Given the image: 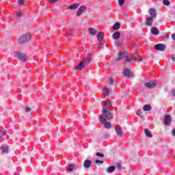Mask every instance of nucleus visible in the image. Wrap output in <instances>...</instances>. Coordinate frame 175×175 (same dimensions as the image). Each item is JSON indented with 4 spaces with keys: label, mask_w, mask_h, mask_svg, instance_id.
Wrapping results in <instances>:
<instances>
[{
    "label": "nucleus",
    "mask_w": 175,
    "mask_h": 175,
    "mask_svg": "<svg viewBox=\"0 0 175 175\" xmlns=\"http://www.w3.org/2000/svg\"><path fill=\"white\" fill-rule=\"evenodd\" d=\"M111 108V102L107 100L104 102L103 106L102 114L99 116V121L104 125L107 129H110L111 128V124L107 121L109 120H113V114L110 112V109Z\"/></svg>",
    "instance_id": "obj_1"
},
{
    "label": "nucleus",
    "mask_w": 175,
    "mask_h": 175,
    "mask_svg": "<svg viewBox=\"0 0 175 175\" xmlns=\"http://www.w3.org/2000/svg\"><path fill=\"white\" fill-rule=\"evenodd\" d=\"M91 61H92V55L91 53H88L87 57H85L83 60L79 64L78 66L75 67V69L76 70H81L85 66H86V65L91 64Z\"/></svg>",
    "instance_id": "obj_2"
},
{
    "label": "nucleus",
    "mask_w": 175,
    "mask_h": 175,
    "mask_svg": "<svg viewBox=\"0 0 175 175\" xmlns=\"http://www.w3.org/2000/svg\"><path fill=\"white\" fill-rule=\"evenodd\" d=\"M29 40H31V34L26 33L18 38V44H24V43H27Z\"/></svg>",
    "instance_id": "obj_3"
},
{
    "label": "nucleus",
    "mask_w": 175,
    "mask_h": 175,
    "mask_svg": "<svg viewBox=\"0 0 175 175\" xmlns=\"http://www.w3.org/2000/svg\"><path fill=\"white\" fill-rule=\"evenodd\" d=\"M157 84H158V81L157 80H154L150 82L146 83L145 86H146L147 88H155Z\"/></svg>",
    "instance_id": "obj_4"
},
{
    "label": "nucleus",
    "mask_w": 175,
    "mask_h": 175,
    "mask_svg": "<svg viewBox=\"0 0 175 175\" xmlns=\"http://www.w3.org/2000/svg\"><path fill=\"white\" fill-rule=\"evenodd\" d=\"M115 131L116 132L117 135L120 136V137H122V136H124V132L122 131V128H121V126H116Z\"/></svg>",
    "instance_id": "obj_5"
},
{
    "label": "nucleus",
    "mask_w": 175,
    "mask_h": 175,
    "mask_svg": "<svg viewBox=\"0 0 175 175\" xmlns=\"http://www.w3.org/2000/svg\"><path fill=\"white\" fill-rule=\"evenodd\" d=\"M15 57L20 59V61H25L27 59L25 55L21 52H16Z\"/></svg>",
    "instance_id": "obj_6"
},
{
    "label": "nucleus",
    "mask_w": 175,
    "mask_h": 175,
    "mask_svg": "<svg viewBox=\"0 0 175 175\" xmlns=\"http://www.w3.org/2000/svg\"><path fill=\"white\" fill-rule=\"evenodd\" d=\"M154 49L159 51H165V50H166V45L163 44H157L154 46Z\"/></svg>",
    "instance_id": "obj_7"
},
{
    "label": "nucleus",
    "mask_w": 175,
    "mask_h": 175,
    "mask_svg": "<svg viewBox=\"0 0 175 175\" xmlns=\"http://www.w3.org/2000/svg\"><path fill=\"white\" fill-rule=\"evenodd\" d=\"M126 57H128V52L126 51L120 52L118 53V61H120V60L122 59L123 58L126 59Z\"/></svg>",
    "instance_id": "obj_8"
},
{
    "label": "nucleus",
    "mask_w": 175,
    "mask_h": 175,
    "mask_svg": "<svg viewBox=\"0 0 175 175\" xmlns=\"http://www.w3.org/2000/svg\"><path fill=\"white\" fill-rule=\"evenodd\" d=\"M86 9H87V7H85V5L81 6V7L79 8V10H78V11H77V16L78 17H79V16H80L81 14H83V13H84V12H85Z\"/></svg>",
    "instance_id": "obj_9"
},
{
    "label": "nucleus",
    "mask_w": 175,
    "mask_h": 175,
    "mask_svg": "<svg viewBox=\"0 0 175 175\" xmlns=\"http://www.w3.org/2000/svg\"><path fill=\"white\" fill-rule=\"evenodd\" d=\"M154 22V18L151 16H148L146 18V21L145 22V25H147V27H151L152 25V23Z\"/></svg>",
    "instance_id": "obj_10"
},
{
    "label": "nucleus",
    "mask_w": 175,
    "mask_h": 175,
    "mask_svg": "<svg viewBox=\"0 0 175 175\" xmlns=\"http://www.w3.org/2000/svg\"><path fill=\"white\" fill-rule=\"evenodd\" d=\"M123 74L126 77H133V72L126 68L124 70Z\"/></svg>",
    "instance_id": "obj_11"
},
{
    "label": "nucleus",
    "mask_w": 175,
    "mask_h": 175,
    "mask_svg": "<svg viewBox=\"0 0 175 175\" xmlns=\"http://www.w3.org/2000/svg\"><path fill=\"white\" fill-rule=\"evenodd\" d=\"M170 122H172V116L170 115H167L164 118V124L165 125H170Z\"/></svg>",
    "instance_id": "obj_12"
},
{
    "label": "nucleus",
    "mask_w": 175,
    "mask_h": 175,
    "mask_svg": "<svg viewBox=\"0 0 175 175\" xmlns=\"http://www.w3.org/2000/svg\"><path fill=\"white\" fill-rule=\"evenodd\" d=\"M149 14L152 18H157V10H155V9L150 8L149 10Z\"/></svg>",
    "instance_id": "obj_13"
},
{
    "label": "nucleus",
    "mask_w": 175,
    "mask_h": 175,
    "mask_svg": "<svg viewBox=\"0 0 175 175\" xmlns=\"http://www.w3.org/2000/svg\"><path fill=\"white\" fill-rule=\"evenodd\" d=\"M103 38H105V33H103V31H100L98 34H97V40L98 42H102V40H103Z\"/></svg>",
    "instance_id": "obj_14"
},
{
    "label": "nucleus",
    "mask_w": 175,
    "mask_h": 175,
    "mask_svg": "<svg viewBox=\"0 0 175 175\" xmlns=\"http://www.w3.org/2000/svg\"><path fill=\"white\" fill-rule=\"evenodd\" d=\"M92 165V162L90 160H85L83 163V166L85 169H88Z\"/></svg>",
    "instance_id": "obj_15"
},
{
    "label": "nucleus",
    "mask_w": 175,
    "mask_h": 175,
    "mask_svg": "<svg viewBox=\"0 0 175 175\" xmlns=\"http://www.w3.org/2000/svg\"><path fill=\"white\" fill-rule=\"evenodd\" d=\"M150 32L152 35H158V33H159V30L157 27H152Z\"/></svg>",
    "instance_id": "obj_16"
},
{
    "label": "nucleus",
    "mask_w": 175,
    "mask_h": 175,
    "mask_svg": "<svg viewBox=\"0 0 175 175\" xmlns=\"http://www.w3.org/2000/svg\"><path fill=\"white\" fill-rule=\"evenodd\" d=\"M79 6H80V5L75 3L73 4L72 5H70L68 9H69L70 10H76V9H77V8H79Z\"/></svg>",
    "instance_id": "obj_17"
},
{
    "label": "nucleus",
    "mask_w": 175,
    "mask_h": 175,
    "mask_svg": "<svg viewBox=\"0 0 175 175\" xmlns=\"http://www.w3.org/2000/svg\"><path fill=\"white\" fill-rule=\"evenodd\" d=\"M120 36H121V33L119 31H116L113 34V38L117 40V39L120 38Z\"/></svg>",
    "instance_id": "obj_18"
},
{
    "label": "nucleus",
    "mask_w": 175,
    "mask_h": 175,
    "mask_svg": "<svg viewBox=\"0 0 175 175\" xmlns=\"http://www.w3.org/2000/svg\"><path fill=\"white\" fill-rule=\"evenodd\" d=\"M89 33L90 35H96V30L92 27H89L88 28Z\"/></svg>",
    "instance_id": "obj_19"
},
{
    "label": "nucleus",
    "mask_w": 175,
    "mask_h": 175,
    "mask_svg": "<svg viewBox=\"0 0 175 175\" xmlns=\"http://www.w3.org/2000/svg\"><path fill=\"white\" fill-rule=\"evenodd\" d=\"M145 132V135L147 137H152V134L151 133V131H150V130L146 129L144 130Z\"/></svg>",
    "instance_id": "obj_20"
},
{
    "label": "nucleus",
    "mask_w": 175,
    "mask_h": 175,
    "mask_svg": "<svg viewBox=\"0 0 175 175\" xmlns=\"http://www.w3.org/2000/svg\"><path fill=\"white\" fill-rule=\"evenodd\" d=\"M116 170V166L112 165L107 169L108 173H113Z\"/></svg>",
    "instance_id": "obj_21"
},
{
    "label": "nucleus",
    "mask_w": 175,
    "mask_h": 175,
    "mask_svg": "<svg viewBox=\"0 0 175 175\" xmlns=\"http://www.w3.org/2000/svg\"><path fill=\"white\" fill-rule=\"evenodd\" d=\"M103 91L105 96H109V88H107V87H103Z\"/></svg>",
    "instance_id": "obj_22"
},
{
    "label": "nucleus",
    "mask_w": 175,
    "mask_h": 175,
    "mask_svg": "<svg viewBox=\"0 0 175 175\" xmlns=\"http://www.w3.org/2000/svg\"><path fill=\"white\" fill-rule=\"evenodd\" d=\"M144 111H150L151 110V105H146L143 107Z\"/></svg>",
    "instance_id": "obj_23"
},
{
    "label": "nucleus",
    "mask_w": 175,
    "mask_h": 175,
    "mask_svg": "<svg viewBox=\"0 0 175 175\" xmlns=\"http://www.w3.org/2000/svg\"><path fill=\"white\" fill-rule=\"evenodd\" d=\"M136 114L138 116V117L143 120V112L140 109L137 110Z\"/></svg>",
    "instance_id": "obj_24"
},
{
    "label": "nucleus",
    "mask_w": 175,
    "mask_h": 175,
    "mask_svg": "<svg viewBox=\"0 0 175 175\" xmlns=\"http://www.w3.org/2000/svg\"><path fill=\"white\" fill-rule=\"evenodd\" d=\"M120 27H121V25L118 23H116L113 26V29L117 31V29H120Z\"/></svg>",
    "instance_id": "obj_25"
},
{
    "label": "nucleus",
    "mask_w": 175,
    "mask_h": 175,
    "mask_svg": "<svg viewBox=\"0 0 175 175\" xmlns=\"http://www.w3.org/2000/svg\"><path fill=\"white\" fill-rule=\"evenodd\" d=\"M1 150H2L3 154H8V146H1Z\"/></svg>",
    "instance_id": "obj_26"
},
{
    "label": "nucleus",
    "mask_w": 175,
    "mask_h": 175,
    "mask_svg": "<svg viewBox=\"0 0 175 175\" xmlns=\"http://www.w3.org/2000/svg\"><path fill=\"white\" fill-rule=\"evenodd\" d=\"M69 166L70 167L67 169V172H73L75 170V164H70Z\"/></svg>",
    "instance_id": "obj_27"
},
{
    "label": "nucleus",
    "mask_w": 175,
    "mask_h": 175,
    "mask_svg": "<svg viewBox=\"0 0 175 175\" xmlns=\"http://www.w3.org/2000/svg\"><path fill=\"white\" fill-rule=\"evenodd\" d=\"M6 135V131H0V142H2V137Z\"/></svg>",
    "instance_id": "obj_28"
},
{
    "label": "nucleus",
    "mask_w": 175,
    "mask_h": 175,
    "mask_svg": "<svg viewBox=\"0 0 175 175\" xmlns=\"http://www.w3.org/2000/svg\"><path fill=\"white\" fill-rule=\"evenodd\" d=\"M163 3L165 6H170V1H169V0H163Z\"/></svg>",
    "instance_id": "obj_29"
},
{
    "label": "nucleus",
    "mask_w": 175,
    "mask_h": 175,
    "mask_svg": "<svg viewBox=\"0 0 175 175\" xmlns=\"http://www.w3.org/2000/svg\"><path fill=\"white\" fill-rule=\"evenodd\" d=\"M125 61L126 62H132L133 61V58L132 57H128V56L126 57Z\"/></svg>",
    "instance_id": "obj_30"
},
{
    "label": "nucleus",
    "mask_w": 175,
    "mask_h": 175,
    "mask_svg": "<svg viewBox=\"0 0 175 175\" xmlns=\"http://www.w3.org/2000/svg\"><path fill=\"white\" fill-rule=\"evenodd\" d=\"M124 2H125V0H118V4L120 5V6H122Z\"/></svg>",
    "instance_id": "obj_31"
},
{
    "label": "nucleus",
    "mask_w": 175,
    "mask_h": 175,
    "mask_svg": "<svg viewBox=\"0 0 175 175\" xmlns=\"http://www.w3.org/2000/svg\"><path fill=\"white\" fill-rule=\"evenodd\" d=\"M116 167H117L118 170H121V169H122V167L121 166V163H117Z\"/></svg>",
    "instance_id": "obj_32"
},
{
    "label": "nucleus",
    "mask_w": 175,
    "mask_h": 175,
    "mask_svg": "<svg viewBox=\"0 0 175 175\" xmlns=\"http://www.w3.org/2000/svg\"><path fill=\"white\" fill-rule=\"evenodd\" d=\"M96 155L97 157H100L101 158H103V157H105V154H103V153H100V152H97Z\"/></svg>",
    "instance_id": "obj_33"
},
{
    "label": "nucleus",
    "mask_w": 175,
    "mask_h": 175,
    "mask_svg": "<svg viewBox=\"0 0 175 175\" xmlns=\"http://www.w3.org/2000/svg\"><path fill=\"white\" fill-rule=\"evenodd\" d=\"M18 3L19 5H24V1H23V0H18Z\"/></svg>",
    "instance_id": "obj_34"
},
{
    "label": "nucleus",
    "mask_w": 175,
    "mask_h": 175,
    "mask_svg": "<svg viewBox=\"0 0 175 175\" xmlns=\"http://www.w3.org/2000/svg\"><path fill=\"white\" fill-rule=\"evenodd\" d=\"M25 111H26V113H29V111H31V108H29V107H26Z\"/></svg>",
    "instance_id": "obj_35"
},
{
    "label": "nucleus",
    "mask_w": 175,
    "mask_h": 175,
    "mask_svg": "<svg viewBox=\"0 0 175 175\" xmlns=\"http://www.w3.org/2000/svg\"><path fill=\"white\" fill-rule=\"evenodd\" d=\"M58 0H49V3H55Z\"/></svg>",
    "instance_id": "obj_36"
},
{
    "label": "nucleus",
    "mask_w": 175,
    "mask_h": 175,
    "mask_svg": "<svg viewBox=\"0 0 175 175\" xmlns=\"http://www.w3.org/2000/svg\"><path fill=\"white\" fill-rule=\"evenodd\" d=\"M22 14H23V12H18V13H17V17H21Z\"/></svg>",
    "instance_id": "obj_37"
},
{
    "label": "nucleus",
    "mask_w": 175,
    "mask_h": 175,
    "mask_svg": "<svg viewBox=\"0 0 175 175\" xmlns=\"http://www.w3.org/2000/svg\"><path fill=\"white\" fill-rule=\"evenodd\" d=\"M109 83H110V84H114V80H113V79L110 78Z\"/></svg>",
    "instance_id": "obj_38"
},
{
    "label": "nucleus",
    "mask_w": 175,
    "mask_h": 175,
    "mask_svg": "<svg viewBox=\"0 0 175 175\" xmlns=\"http://www.w3.org/2000/svg\"><path fill=\"white\" fill-rule=\"evenodd\" d=\"M96 163H103V161L96 160Z\"/></svg>",
    "instance_id": "obj_39"
},
{
    "label": "nucleus",
    "mask_w": 175,
    "mask_h": 175,
    "mask_svg": "<svg viewBox=\"0 0 175 175\" xmlns=\"http://www.w3.org/2000/svg\"><path fill=\"white\" fill-rule=\"evenodd\" d=\"M172 94L173 96H175V89H174V90L172 91Z\"/></svg>",
    "instance_id": "obj_40"
},
{
    "label": "nucleus",
    "mask_w": 175,
    "mask_h": 175,
    "mask_svg": "<svg viewBox=\"0 0 175 175\" xmlns=\"http://www.w3.org/2000/svg\"><path fill=\"white\" fill-rule=\"evenodd\" d=\"M172 38L173 40H175V33H173L172 35Z\"/></svg>",
    "instance_id": "obj_41"
},
{
    "label": "nucleus",
    "mask_w": 175,
    "mask_h": 175,
    "mask_svg": "<svg viewBox=\"0 0 175 175\" xmlns=\"http://www.w3.org/2000/svg\"><path fill=\"white\" fill-rule=\"evenodd\" d=\"M172 135L173 136H175V129L172 131Z\"/></svg>",
    "instance_id": "obj_42"
},
{
    "label": "nucleus",
    "mask_w": 175,
    "mask_h": 175,
    "mask_svg": "<svg viewBox=\"0 0 175 175\" xmlns=\"http://www.w3.org/2000/svg\"><path fill=\"white\" fill-rule=\"evenodd\" d=\"M172 61H175V57H172Z\"/></svg>",
    "instance_id": "obj_43"
},
{
    "label": "nucleus",
    "mask_w": 175,
    "mask_h": 175,
    "mask_svg": "<svg viewBox=\"0 0 175 175\" xmlns=\"http://www.w3.org/2000/svg\"><path fill=\"white\" fill-rule=\"evenodd\" d=\"M68 35H70V33H68Z\"/></svg>",
    "instance_id": "obj_44"
}]
</instances>
